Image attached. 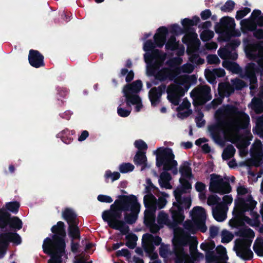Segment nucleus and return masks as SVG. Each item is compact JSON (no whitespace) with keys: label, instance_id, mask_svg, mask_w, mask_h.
<instances>
[{"label":"nucleus","instance_id":"obj_29","mask_svg":"<svg viewBox=\"0 0 263 263\" xmlns=\"http://www.w3.org/2000/svg\"><path fill=\"white\" fill-rule=\"evenodd\" d=\"M143 240L147 245H159L161 241V239L158 236L153 237L151 234H146L143 236Z\"/></svg>","mask_w":263,"mask_h":263},{"label":"nucleus","instance_id":"obj_61","mask_svg":"<svg viewBox=\"0 0 263 263\" xmlns=\"http://www.w3.org/2000/svg\"><path fill=\"white\" fill-rule=\"evenodd\" d=\"M166 203V200L163 197H160L158 199L157 204L159 209L163 208Z\"/></svg>","mask_w":263,"mask_h":263},{"label":"nucleus","instance_id":"obj_36","mask_svg":"<svg viewBox=\"0 0 263 263\" xmlns=\"http://www.w3.org/2000/svg\"><path fill=\"white\" fill-rule=\"evenodd\" d=\"M216 252L219 255V258L220 259V260L218 261H221L222 262L228 260V257L227 255L226 249L224 247L222 246H218L216 248Z\"/></svg>","mask_w":263,"mask_h":263},{"label":"nucleus","instance_id":"obj_64","mask_svg":"<svg viewBox=\"0 0 263 263\" xmlns=\"http://www.w3.org/2000/svg\"><path fill=\"white\" fill-rule=\"evenodd\" d=\"M213 71L216 78L223 77L225 74L224 70L222 69H213Z\"/></svg>","mask_w":263,"mask_h":263},{"label":"nucleus","instance_id":"obj_42","mask_svg":"<svg viewBox=\"0 0 263 263\" xmlns=\"http://www.w3.org/2000/svg\"><path fill=\"white\" fill-rule=\"evenodd\" d=\"M199 21V18L198 17H194L193 20H190L188 18H185L182 21V24L184 27H188L197 25Z\"/></svg>","mask_w":263,"mask_h":263},{"label":"nucleus","instance_id":"obj_58","mask_svg":"<svg viewBox=\"0 0 263 263\" xmlns=\"http://www.w3.org/2000/svg\"><path fill=\"white\" fill-rule=\"evenodd\" d=\"M154 48V45L153 43L151 41H146L143 47V49L145 51H148L152 49H153Z\"/></svg>","mask_w":263,"mask_h":263},{"label":"nucleus","instance_id":"obj_52","mask_svg":"<svg viewBox=\"0 0 263 263\" xmlns=\"http://www.w3.org/2000/svg\"><path fill=\"white\" fill-rule=\"evenodd\" d=\"M135 146L139 150L146 149L147 148L146 144L142 140H139L135 142Z\"/></svg>","mask_w":263,"mask_h":263},{"label":"nucleus","instance_id":"obj_14","mask_svg":"<svg viewBox=\"0 0 263 263\" xmlns=\"http://www.w3.org/2000/svg\"><path fill=\"white\" fill-rule=\"evenodd\" d=\"M209 189L212 192L222 194L229 193L231 191L229 183L224 181L221 176L215 174L211 176Z\"/></svg>","mask_w":263,"mask_h":263},{"label":"nucleus","instance_id":"obj_17","mask_svg":"<svg viewBox=\"0 0 263 263\" xmlns=\"http://www.w3.org/2000/svg\"><path fill=\"white\" fill-rule=\"evenodd\" d=\"M144 202L146 210L145 211V220L151 223L154 220V213L157 208L156 199L154 195L148 194L144 196Z\"/></svg>","mask_w":263,"mask_h":263},{"label":"nucleus","instance_id":"obj_31","mask_svg":"<svg viewBox=\"0 0 263 263\" xmlns=\"http://www.w3.org/2000/svg\"><path fill=\"white\" fill-rule=\"evenodd\" d=\"M63 216L69 224L77 222L76 215L71 210L66 209L63 213Z\"/></svg>","mask_w":263,"mask_h":263},{"label":"nucleus","instance_id":"obj_47","mask_svg":"<svg viewBox=\"0 0 263 263\" xmlns=\"http://www.w3.org/2000/svg\"><path fill=\"white\" fill-rule=\"evenodd\" d=\"M250 12V9L248 8H245L242 10L238 11L236 15L237 20H240Z\"/></svg>","mask_w":263,"mask_h":263},{"label":"nucleus","instance_id":"obj_48","mask_svg":"<svg viewBox=\"0 0 263 263\" xmlns=\"http://www.w3.org/2000/svg\"><path fill=\"white\" fill-rule=\"evenodd\" d=\"M220 198L217 195L210 196L207 200V203L209 205H215L219 204Z\"/></svg>","mask_w":263,"mask_h":263},{"label":"nucleus","instance_id":"obj_38","mask_svg":"<svg viewBox=\"0 0 263 263\" xmlns=\"http://www.w3.org/2000/svg\"><path fill=\"white\" fill-rule=\"evenodd\" d=\"M235 149L232 145L228 146L223 151L222 158L223 159H228L234 155Z\"/></svg>","mask_w":263,"mask_h":263},{"label":"nucleus","instance_id":"obj_27","mask_svg":"<svg viewBox=\"0 0 263 263\" xmlns=\"http://www.w3.org/2000/svg\"><path fill=\"white\" fill-rule=\"evenodd\" d=\"M183 42L187 44L189 47L193 46L194 48L198 46L199 41L197 39V34L192 32L185 35L183 38Z\"/></svg>","mask_w":263,"mask_h":263},{"label":"nucleus","instance_id":"obj_53","mask_svg":"<svg viewBox=\"0 0 263 263\" xmlns=\"http://www.w3.org/2000/svg\"><path fill=\"white\" fill-rule=\"evenodd\" d=\"M233 84L236 89H241L246 86L245 83L241 80L235 79L232 80Z\"/></svg>","mask_w":263,"mask_h":263},{"label":"nucleus","instance_id":"obj_22","mask_svg":"<svg viewBox=\"0 0 263 263\" xmlns=\"http://www.w3.org/2000/svg\"><path fill=\"white\" fill-rule=\"evenodd\" d=\"M261 14L259 10H254L252 13V18L250 20H243L241 21V25L242 28L246 30H252L256 27L255 17Z\"/></svg>","mask_w":263,"mask_h":263},{"label":"nucleus","instance_id":"obj_32","mask_svg":"<svg viewBox=\"0 0 263 263\" xmlns=\"http://www.w3.org/2000/svg\"><path fill=\"white\" fill-rule=\"evenodd\" d=\"M146 157L144 154L138 152L134 158V162L136 164L143 165L141 170H143L146 166Z\"/></svg>","mask_w":263,"mask_h":263},{"label":"nucleus","instance_id":"obj_55","mask_svg":"<svg viewBox=\"0 0 263 263\" xmlns=\"http://www.w3.org/2000/svg\"><path fill=\"white\" fill-rule=\"evenodd\" d=\"M207 60L210 64H217L220 62V60L216 55H209L207 57Z\"/></svg>","mask_w":263,"mask_h":263},{"label":"nucleus","instance_id":"obj_2","mask_svg":"<svg viewBox=\"0 0 263 263\" xmlns=\"http://www.w3.org/2000/svg\"><path fill=\"white\" fill-rule=\"evenodd\" d=\"M223 114L229 115L227 123L209 127L210 134L216 142L219 143L221 136H223L227 140L235 143L238 139V130L240 128H245L247 126L249 122V117L243 112L236 111L230 106L225 108Z\"/></svg>","mask_w":263,"mask_h":263},{"label":"nucleus","instance_id":"obj_49","mask_svg":"<svg viewBox=\"0 0 263 263\" xmlns=\"http://www.w3.org/2000/svg\"><path fill=\"white\" fill-rule=\"evenodd\" d=\"M205 77H206V79L208 80V81L210 83H212L214 82V80H215V78H216V76H215L213 70L212 71H211V70L205 71Z\"/></svg>","mask_w":263,"mask_h":263},{"label":"nucleus","instance_id":"obj_7","mask_svg":"<svg viewBox=\"0 0 263 263\" xmlns=\"http://www.w3.org/2000/svg\"><path fill=\"white\" fill-rule=\"evenodd\" d=\"M174 84L167 89V99L174 105L178 104L180 98L187 92L190 86V77L184 75L177 77Z\"/></svg>","mask_w":263,"mask_h":263},{"label":"nucleus","instance_id":"obj_9","mask_svg":"<svg viewBox=\"0 0 263 263\" xmlns=\"http://www.w3.org/2000/svg\"><path fill=\"white\" fill-rule=\"evenodd\" d=\"M181 192L179 190L174 191L176 202H174L170 211L174 221L181 222L184 219L183 210L189 209L191 205V199L189 197L182 198Z\"/></svg>","mask_w":263,"mask_h":263},{"label":"nucleus","instance_id":"obj_30","mask_svg":"<svg viewBox=\"0 0 263 263\" xmlns=\"http://www.w3.org/2000/svg\"><path fill=\"white\" fill-rule=\"evenodd\" d=\"M69 235L72 239L80 238V232L77 226V222L69 224Z\"/></svg>","mask_w":263,"mask_h":263},{"label":"nucleus","instance_id":"obj_57","mask_svg":"<svg viewBox=\"0 0 263 263\" xmlns=\"http://www.w3.org/2000/svg\"><path fill=\"white\" fill-rule=\"evenodd\" d=\"M168 248L167 246H162L160 248V254L163 258H166L168 256L169 253Z\"/></svg>","mask_w":263,"mask_h":263},{"label":"nucleus","instance_id":"obj_8","mask_svg":"<svg viewBox=\"0 0 263 263\" xmlns=\"http://www.w3.org/2000/svg\"><path fill=\"white\" fill-rule=\"evenodd\" d=\"M192 221H186L184 223L185 229L192 233L197 230L205 232L207 228L205 225L206 214L205 210L201 206H196L191 212Z\"/></svg>","mask_w":263,"mask_h":263},{"label":"nucleus","instance_id":"obj_24","mask_svg":"<svg viewBox=\"0 0 263 263\" xmlns=\"http://www.w3.org/2000/svg\"><path fill=\"white\" fill-rule=\"evenodd\" d=\"M214 218L218 221H222L226 218V210L223 203H219L213 210Z\"/></svg>","mask_w":263,"mask_h":263},{"label":"nucleus","instance_id":"obj_60","mask_svg":"<svg viewBox=\"0 0 263 263\" xmlns=\"http://www.w3.org/2000/svg\"><path fill=\"white\" fill-rule=\"evenodd\" d=\"M191 62L197 64H201L204 62V60L200 58L198 56L194 55L190 58Z\"/></svg>","mask_w":263,"mask_h":263},{"label":"nucleus","instance_id":"obj_20","mask_svg":"<svg viewBox=\"0 0 263 263\" xmlns=\"http://www.w3.org/2000/svg\"><path fill=\"white\" fill-rule=\"evenodd\" d=\"M9 242L16 244L21 242L20 237L15 233H8L0 235V253L3 254Z\"/></svg>","mask_w":263,"mask_h":263},{"label":"nucleus","instance_id":"obj_6","mask_svg":"<svg viewBox=\"0 0 263 263\" xmlns=\"http://www.w3.org/2000/svg\"><path fill=\"white\" fill-rule=\"evenodd\" d=\"M246 52L250 58H258V64L259 68L254 64H249L246 68V75L250 79V88L253 89V84L256 82L255 74L259 73L263 75V46L260 45H251L246 49Z\"/></svg>","mask_w":263,"mask_h":263},{"label":"nucleus","instance_id":"obj_45","mask_svg":"<svg viewBox=\"0 0 263 263\" xmlns=\"http://www.w3.org/2000/svg\"><path fill=\"white\" fill-rule=\"evenodd\" d=\"M213 35L214 33L213 31L208 30H205L202 32V33L200 34V37L202 40L206 41L212 38Z\"/></svg>","mask_w":263,"mask_h":263},{"label":"nucleus","instance_id":"obj_43","mask_svg":"<svg viewBox=\"0 0 263 263\" xmlns=\"http://www.w3.org/2000/svg\"><path fill=\"white\" fill-rule=\"evenodd\" d=\"M20 204L17 202H8L6 204V209L12 212H16Z\"/></svg>","mask_w":263,"mask_h":263},{"label":"nucleus","instance_id":"obj_16","mask_svg":"<svg viewBox=\"0 0 263 263\" xmlns=\"http://www.w3.org/2000/svg\"><path fill=\"white\" fill-rule=\"evenodd\" d=\"M210 90L209 87L203 86L194 89L191 95L196 104L201 105L211 100Z\"/></svg>","mask_w":263,"mask_h":263},{"label":"nucleus","instance_id":"obj_1","mask_svg":"<svg viewBox=\"0 0 263 263\" xmlns=\"http://www.w3.org/2000/svg\"><path fill=\"white\" fill-rule=\"evenodd\" d=\"M140 205L134 196H125L119 200H116L111 204L109 210L102 214L103 219L108 223L110 227L119 230L126 236V245L134 248L136 246L137 237L133 233H129V228L120 220L121 212H124V219L129 224L134 223L140 212Z\"/></svg>","mask_w":263,"mask_h":263},{"label":"nucleus","instance_id":"obj_13","mask_svg":"<svg viewBox=\"0 0 263 263\" xmlns=\"http://www.w3.org/2000/svg\"><path fill=\"white\" fill-rule=\"evenodd\" d=\"M247 211V210L238 208L237 211H235L234 209L233 213L235 215V218L230 220V226L231 227H236L239 225V221L241 220L251 226H258V215L256 212L252 211L250 213L251 216V218H250L243 215V212Z\"/></svg>","mask_w":263,"mask_h":263},{"label":"nucleus","instance_id":"obj_10","mask_svg":"<svg viewBox=\"0 0 263 263\" xmlns=\"http://www.w3.org/2000/svg\"><path fill=\"white\" fill-rule=\"evenodd\" d=\"M243 240H238L236 245L237 255L244 259H249L253 256V253L250 249L252 239L254 237V233L250 229H246L241 232Z\"/></svg>","mask_w":263,"mask_h":263},{"label":"nucleus","instance_id":"obj_37","mask_svg":"<svg viewBox=\"0 0 263 263\" xmlns=\"http://www.w3.org/2000/svg\"><path fill=\"white\" fill-rule=\"evenodd\" d=\"M180 172L184 177L191 178L192 177L191 169L187 163H184L182 164Z\"/></svg>","mask_w":263,"mask_h":263},{"label":"nucleus","instance_id":"obj_11","mask_svg":"<svg viewBox=\"0 0 263 263\" xmlns=\"http://www.w3.org/2000/svg\"><path fill=\"white\" fill-rule=\"evenodd\" d=\"M237 194L239 201L236 203L235 211L238 208L245 210H252L256 205V202L253 200L251 197L250 191L243 185H239L237 189Z\"/></svg>","mask_w":263,"mask_h":263},{"label":"nucleus","instance_id":"obj_34","mask_svg":"<svg viewBox=\"0 0 263 263\" xmlns=\"http://www.w3.org/2000/svg\"><path fill=\"white\" fill-rule=\"evenodd\" d=\"M251 106L257 113L263 111V102L260 99L254 98L251 102Z\"/></svg>","mask_w":263,"mask_h":263},{"label":"nucleus","instance_id":"obj_59","mask_svg":"<svg viewBox=\"0 0 263 263\" xmlns=\"http://www.w3.org/2000/svg\"><path fill=\"white\" fill-rule=\"evenodd\" d=\"M195 188L197 191L198 192H202L205 189V185L200 182H197L195 185Z\"/></svg>","mask_w":263,"mask_h":263},{"label":"nucleus","instance_id":"obj_63","mask_svg":"<svg viewBox=\"0 0 263 263\" xmlns=\"http://www.w3.org/2000/svg\"><path fill=\"white\" fill-rule=\"evenodd\" d=\"M233 201V198L231 195H226L223 197V204L226 205L230 204Z\"/></svg>","mask_w":263,"mask_h":263},{"label":"nucleus","instance_id":"obj_35","mask_svg":"<svg viewBox=\"0 0 263 263\" xmlns=\"http://www.w3.org/2000/svg\"><path fill=\"white\" fill-rule=\"evenodd\" d=\"M160 96V91L156 88H153L150 90L149 97L153 105L156 104Z\"/></svg>","mask_w":263,"mask_h":263},{"label":"nucleus","instance_id":"obj_18","mask_svg":"<svg viewBox=\"0 0 263 263\" xmlns=\"http://www.w3.org/2000/svg\"><path fill=\"white\" fill-rule=\"evenodd\" d=\"M154 221V216L153 221L151 223L145 220V223L149 226L150 230L153 233L157 232L160 228H163L164 226L168 227L172 226V222L169 218L168 215L163 211L160 212L158 215L157 219L158 225L153 223Z\"/></svg>","mask_w":263,"mask_h":263},{"label":"nucleus","instance_id":"obj_26","mask_svg":"<svg viewBox=\"0 0 263 263\" xmlns=\"http://www.w3.org/2000/svg\"><path fill=\"white\" fill-rule=\"evenodd\" d=\"M167 32V29L165 27H161L158 30L157 32L154 36L155 42L157 46H163L165 43Z\"/></svg>","mask_w":263,"mask_h":263},{"label":"nucleus","instance_id":"obj_44","mask_svg":"<svg viewBox=\"0 0 263 263\" xmlns=\"http://www.w3.org/2000/svg\"><path fill=\"white\" fill-rule=\"evenodd\" d=\"M177 46L178 44L174 36L171 37L166 44V48L167 49L174 50L177 48Z\"/></svg>","mask_w":263,"mask_h":263},{"label":"nucleus","instance_id":"obj_62","mask_svg":"<svg viewBox=\"0 0 263 263\" xmlns=\"http://www.w3.org/2000/svg\"><path fill=\"white\" fill-rule=\"evenodd\" d=\"M219 55L223 59H226L229 58V56L227 52V50L225 48L220 49L218 50Z\"/></svg>","mask_w":263,"mask_h":263},{"label":"nucleus","instance_id":"obj_4","mask_svg":"<svg viewBox=\"0 0 263 263\" xmlns=\"http://www.w3.org/2000/svg\"><path fill=\"white\" fill-rule=\"evenodd\" d=\"M173 242L176 263H194V260L203 257L202 254L196 252V240L180 229L175 230Z\"/></svg>","mask_w":263,"mask_h":263},{"label":"nucleus","instance_id":"obj_25","mask_svg":"<svg viewBox=\"0 0 263 263\" xmlns=\"http://www.w3.org/2000/svg\"><path fill=\"white\" fill-rule=\"evenodd\" d=\"M190 106V102L187 100H183L182 104L177 108L178 117L184 118L189 116L191 114V110L189 109Z\"/></svg>","mask_w":263,"mask_h":263},{"label":"nucleus","instance_id":"obj_40","mask_svg":"<svg viewBox=\"0 0 263 263\" xmlns=\"http://www.w3.org/2000/svg\"><path fill=\"white\" fill-rule=\"evenodd\" d=\"M223 66L233 72L237 73L239 71V67L235 63L225 61L223 62Z\"/></svg>","mask_w":263,"mask_h":263},{"label":"nucleus","instance_id":"obj_19","mask_svg":"<svg viewBox=\"0 0 263 263\" xmlns=\"http://www.w3.org/2000/svg\"><path fill=\"white\" fill-rule=\"evenodd\" d=\"M9 216V214L5 210H0V227H4L9 223L11 227L20 229L22 228L21 221L16 217L10 218Z\"/></svg>","mask_w":263,"mask_h":263},{"label":"nucleus","instance_id":"obj_54","mask_svg":"<svg viewBox=\"0 0 263 263\" xmlns=\"http://www.w3.org/2000/svg\"><path fill=\"white\" fill-rule=\"evenodd\" d=\"M121 106V105H120ZM130 113V110H126L123 109L122 107L119 106L118 108V114L119 116L122 117H126L129 116Z\"/></svg>","mask_w":263,"mask_h":263},{"label":"nucleus","instance_id":"obj_21","mask_svg":"<svg viewBox=\"0 0 263 263\" xmlns=\"http://www.w3.org/2000/svg\"><path fill=\"white\" fill-rule=\"evenodd\" d=\"M43 57L37 51L31 50L29 52L28 60L31 66L39 68L44 65Z\"/></svg>","mask_w":263,"mask_h":263},{"label":"nucleus","instance_id":"obj_3","mask_svg":"<svg viewBox=\"0 0 263 263\" xmlns=\"http://www.w3.org/2000/svg\"><path fill=\"white\" fill-rule=\"evenodd\" d=\"M165 58L166 54L160 52L158 50H154L152 55L148 53H146L144 55L148 71L151 74H155L156 77L159 80H163L167 78L173 80L181 72L189 73L194 70V66L190 63H187L181 68H176V65H179L182 63V60L180 58H177L170 61L169 65L171 67V70L163 69L156 73V70L161 66Z\"/></svg>","mask_w":263,"mask_h":263},{"label":"nucleus","instance_id":"obj_41","mask_svg":"<svg viewBox=\"0 0 263 263\" xmlns=\"http://www.w3.org/2000/svg\"><path fill=\"white\" fill-rule=\"evenodd\" d=\"M134 168V166L129 163H123L120 165V171L122 173H126L132 171Z\"/></svg>","mask_w":263,"mask_h":263},{"label":"nucleus","instance_id":"obj_51","mask_svg":"<svg viewBox=\"0 0 263 263\" xmlns=\"http://www.w3.org/2000/svg\"><path fill=\"white\" fill-rule=\"evenodd\" d=\"M215 247V245L213 242H204L201 243L200 248L204 251H210Z\"/></svg>","mask_w":263,"mask_h":263},{"label":"nucleus","instance_id":"obj_46","mask_svg":"<svg viewBox=\"0 0 263 263\" xmlns=\"http://www.w3.org/2000/svg\"><path fill=\"white\" fill-rule=\"evenodd\" d=\"M120 176V174L118 172L111 173L110 171H107L105 174V177L106 179H111L112 181L117 180Z\"/></svg>","mask_w":263,"mask_h":263},{"label":"nucleus","instance_id":"obj_33","mask_svg":"<svg viewBox=\"0 0 263 263\" xmlns=\"http://www.w3.org/2000/svg\"><path fill=\"white\" fill-rule=\"evenodd\" d=\"M219 92L221 96L229 95L233 92V88L228 84H221L219 86Z\"/></svg>","mask_w":263,"mask_h":263},{"label":"nucleus","instance_id":"obj_5","mask_svg":"<svg viewBox=\"0 0 263 263\" xmlns=\"http://www.w3.org/2000/svg\"><path fill=\"white\" fill-rule=\"evenodd\" d=\"M64 227L63 222H58L51 228V231L55 233L52 239L47 238L44 241L43 249L44 252L51 255L48 263H61V257L65 255L64 237L66 234Z\"/></svg>","mask_w":263,"mask_h":263},{"label":"nucleus","instance_id":"obj_12","mask_svg":"<svg viewBox=\"0 0 263 263\" xmlns=\"http://www.w3.org/2000/svg\"><path fill=\"white\" fill-rule=\"evenodd\" d=\"M142 87V83L140 81H137L133 83L131 85H127L123 89V92L126 97L127 104L131 103L135 105L136 111H139L142 107V104L140 98L136 95L130 96L129 93L131 92H138Z\"/></svg>","mask_w":263,"mask_h":263},{"label":"nucleus","instance_id":"obj_28","mask_svg":"<svg viewBox=\"0 0 263 263\" xmlns=\"http://www.w3.org/2000/svg\"><path fill=\"white\" fill-rule=\"evenodd\" d=\"M171 179V177L168 173L163 172L160 176L159 180V184L161 187H165L167 189L172 188V186L170 183V181Z\"/></svg>","mask_w":263,"mask_h":263},{"label":"nucleus","instance_id":"obj_15","mask_svg":"<svg viewBox=\"0 0 263 263\" xmlns=\"http://www.w3.org/2000/svg\"><path fill=\"white\" fill-rule=\"evenodd\" d=\"M174 155L171 149H165L164 151L163 156H158L157 157V165L158 167L163 166L166 170L175 169L176 172L177 162L174 159Z\"/></svg>","mask_w":263,"mask_h":263},{"label":"nucleus","instance_id":"obj_39","mask_svg":"<svg viewBox=\"0 0 263 263\" xmlns=\"http://www.w3.org/2000/svg\"><path fill=\"white\" fill-rule=\"evenodd\" d=\"M221 237L222 243H228L233 239L234 235L232 233L227 230H223L221 233Z\"/></svg>","mask_w":263,"mask_h":263},{"label":"nucleus","instance_id":"obj_23","mask_svg":"<svg viewBox=\"0 0 263 263\" xmlns=\"http://www.w3.org/2000/svg\"><path fill=\"white\" fill-rule=\"evenodd\" d=\"M222 26L231 31V34L233 36H239L241 33L239 31H235L234 28L235 26L234 20L229 17H224L221 20Z\"/></svg>","mask_w":263,"mask_h":263},{"label":"nucleus","instance_id":"obj_56","mask_svg":"<svg viewBox=\"0 0 263 263\" xmlns=\"http://www.w3.org/2000/svg\"><path fill=\"white\" fill-rule=\"evenodd\" d=\"M98 200L101 202L111 203L112 201V199L110 196L100 195L98 196Z\"/></svg>","mask_w":263,"mask_h":263},{"label":"nucleus","instance_id":"obj_50","mask_svg":"<svg viewBox=\"0 0 263 263\" xmlns=\"http://www.w3.org/2000/svg\"><path fill=\"white\" fill-rule=\"evenodd\" d=\"M234 4L233 1H229L221 7V9L224 11H230L233 9Z\"/></svg>","mask_w":263,"mask_h":263}]
</instances>
